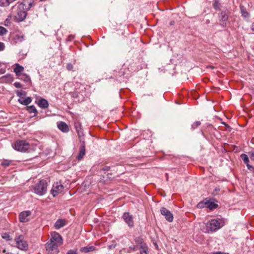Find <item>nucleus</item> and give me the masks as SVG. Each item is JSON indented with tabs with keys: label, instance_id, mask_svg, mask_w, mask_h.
<instances>
[{
	"label": "nucleus",
	"instance_id": "ea45409f",
	"mask_svg": "<svg viewBox=\"0 0 254 254\" xmlns=\"http://www.w3.org/2000/svg\"><path fill=\"white\" fill-rule=\"evenodd\" d=\"M66 68L68 70H70L73 68V65L71 64H68L66 65Z\"/></svg>",
	"mask_w": 254,
	"mask_h": 254
},
{
	"label": "nucleus",
	"instance_id": "8fccbe9b",
	"mask_svg": "<svg viewBox=\"0 0 254 254\" xmlns=\"http://www.w3.org/2000/svg\"><path fill=\"white\" fill-rule=\"evenodd\" d=\"M115 246H113V245H112V246H110V249H111L112 248H115Z\"/></svg>",
	"mask_w": 254,
	"mask_h": 254
},
{
	"label": "nucleus",
	"instance_id": "4468645a",
	"mask_svg": "<svg viewBox=\"0 0 254 254\" xmlns=\"http://www.w3.org/2000/svg\"><path fill=\"white\" fill-rule=\"evenodd\" d=\"M138 250L140 254H148V248L145 243L142 242L141 240H140V243H138Z\"/></svg>",
	"mask_w": 254,
	"mask_h": 254
},
{
	"label": "nucleus",
	"instance_id": "bb28decb",
	"mask_svg": "<svg viewBox=\"0 0 254 254\" xmlns=\"http://www.w3.org/2000/svg\"><path fill=\"white\" fill-rule=\"evenodd\" d=\"M241 158L245 164H248V163H249V159L247 155L245 154H242L241 155Z\"/></svg>",
	"mask_w": 254,
	"mask_h": 254
},
{
	"label": "nucleus",
	"instance_id": "dca6fc26",
	"mask_svg": "<svg viewBox=\"0 0 254 254\" xmlns=\"http://www.w3.org/2000/svg\"><path fill=\"white\" fill-rule=\"evenodd\" d=\"M24 70V67L19 65L18 64H15V67L14 68V72L15 73L16 75L18 77L19 75L22 74V72Z\"/></svg>",
	"mask_w": 254,
	"mask_h": 254
},
{
	"label": "nucleus",
	"instance_id": "6ab92c4d",
	"mask_svg": "<svg viewBox=\"0 0 254 254\" xmlns=\"http://www.w3.org/2000/svg\"><path fill=\"white\" fill-rule=\"evenodd\" d=\"M0 80L2 82L10 83L13 81V77L10 74H7L2 76Z\"/></svg>",
	"mask_w": 254,
	"mask_h": 254
},
{
	"label": "nucleus",
	"instance_id": "ddd939ff",
	"mask_svg": "<svg viewBox=\"0 0 254 254\" xmlns=\"http://www.w3.org/2000/svg\"><path fill=\"white\" fill-rule=\"evenodd\" d=\"M85 154V143L84 141H81L80 143V147L79 150V153L77 156V159L78 160H80L84 155Z\"/></svg>",
	"mask_w": 254,
	"mask_h": 254
},
{
	"label": "nucleus",
	"instance_id": "cd10ccee",
	"mask_svg": "<svg viewBox=\"0 0 254 254\" xmlns=\"http://www.w3.org/2000/svg\"><path fill=\"white\" fill-rule=\"evenodd\" d=\"M11 162V161L9 160H3L1 163L2 166L7 167L9 166Z\"/></svg>",
	"mask_w": 254,
	"mask_h": 254
},
{
	"label": "nucleus",
	"instance_id": "a878e982",
	"mask_svg": "<svg viewBox=\"0 0 254 254\" xmlns=\"http://www.w3.org/2000/svg\"><path fill=\"white\" fill-rule=\"evenodd\" d=\"M76 131L78 134V137L79 138L80 143L81 141H84V139L83 137V133L81 130H80L79 129H78L77 128H76Z\"/></svg>",
	"mask_w": 254,
	"mask_h": 254
},
{
	"label": "nucleus",
	"instance_id": "b1692460",
	"mask_svg": "<svg viewBox=\"0 0 254 254\" xmlns=\"http://www.w3.org/2000/svg\"><path fill=\"white\" fill-rule=\"evenodd\" d=\"M28 112L30 113H34V116L37 114V111L34 105L30 106L27 107Z\"/></svg>",
	"mask_w": 254,
	"mask_h": 254
},
{
	"label": "nucleus",
	"instance_id": "4c0bfd02",
	"mask_svg": "<svg viewBox=\"0 0 254 254\" xmlns=\"http://www.w3.org/2000/svg\"><path fill=\"white\" fill-rule=\"evenodd\" d=\"M5 49V45L3 43L0 42V51H2Z\"/></svg>",
	"mask_w": 254,
	"mask_h": 254
},
{
	"label": "nucleus",
	"instance_id": "473e14b6",
	"mask_svg": "<svg viewBox=\"0 0 254 254\" xmlns=\"http://www.w3.org/2000/svg\"><path fill=\"white\" fill-rule=\"evenodd\" d=\"M10 18L11 16H9L4 21V25L5 26H8L9 24L10 23Z\"/></svg>",
	"mask_w": 254,
	"mask_h": 254
},
{
	"label": "nucleus",
	"instance_id": "9d476101",
	"mask_svg": "<svg viewBox=\"0 0 254 254\" xmlns=\"http://www.w3.org/2000/svg\"><path fill=\"white\" fill-rule=\"evenodd\" d=\"M31 214L30 211H24L21 212L19 215V219L20 222L25 223L30 221L29 216Z\"/></svg>",
	"mask_w": 254,
	"mask_h": 254
},
{
	"label": "nucleus",
	"instance_id": "5701e85b",
	"mask_svg": "<svg viewBox=\"0 0 254 254\" xmlns=\"http://www.w3.org/2000/svg\"><path fill=\"white\" fill-rule=\"evenodd\" d=\"M240 10L242 15L244 18H249L250 13L247 11L246 8L244 6H240Z\"/></svg>",
	"mask_w": 254,
	"mask_h": 254
},
{
	"label": "nucleus",
	"instance_id": "f257e3e1",
	"mask_svg": "<svg viewBox=\"0 0 254 254\" xmlns=\"http://www.w3.org/2000/svg\"><path fill=\"white\" fill-rule=\"evenodd\" d=\"M63 238L59 233L54 232L51 234L49 241L45 245V249L48 254H58L59 247L63 244Z\"/></svg>",
	"mask_w": 254,
	"mask_h": 254
},
{
	"label": "nucleus",
	"instance_id": "a211bd4d",
	"mask_svg": "<svg viewBox=\"0 0 254 254\" xmlns=\"http://www.w3.org/2000/svg\"><path fill=\"white\" fill-rule=\"evenodd\" d=\"M65 224V221L62 219H58L55 223L54 226L57 229H60L63 227Z\"/></svg>",
	"mask_w": 254,
	"mask_h": 254
},
{
	"label": "nucleus",
	"instance_id": "412c9836",
	"mask_svg": "<svg viewBox=\"0 0 254 254\" xmlns=\"http://www.w3.org/2000/svg\"><path fill=\"white\" fill-rule=\"evenodd\" d=\"M18 78L25 82H29L31 81L30 76L25 73H22V74L19 75V76H18Z\"/></svg>",
	"mask_w": 254,
	"mask_h": 254
},
{
	"label": "nucleus",
	"instance_id": "7ed1b4c3",
	"mask_svg": "<svg viewBox=\"0 0 254 254\" xmlns=\"http://www.w3.org/2000/svg\"><path fill=\"white\" fill-rule=\"evenodd\" d=\"M47 186L48 185L46 181L42 180L34 186V192L39 195H43L47 192Z\"/></svg>",
	"mask_w": 254,
	"mask_h": 254
},
{
	"label": "nucleus",
	"instance_id": "f03ea898",
	"mask_svg": "<svg viewBox=\"0 0 254 254\" xmlns=\"http://www.w3.org/2000/svg\"><path fill=\"white\" fill-rule=\"evenodd\" d=\"M226 223V220L223 218L212 219L206 223L207 232H215L222 228Z\"/></svg>",
	"mask_w": 254,
	"mask_h": 254
},
{
	"label": "nucleus",
	"instance_id": "7c9ffc66",
	"mask_svg": "<svg viewBox=\"0 0 254 254\" xmlns=\"http://www.w3.org/2000/svg\"><path fill=\"white\" fill-rule=\"evenodd\" d=\"M200 125V122L199 121H196L191 125V128L194 129L198 127Z\"/></svg>",
	"mask_w": 254,
	"mask_h": 254
},
{
	"label": "nucleus",
	"instance_id": "f3484780",
	"mask_svg": "<svg viewBox=\"0 0 254 254\" xmlns=\"http://www.w3.org/2000/svg\"><path fill=\"white\" fill-rule=\"evenodd\" d=\"M38 106L42 109H46L49 106V103L47 100L41 98L38 101Z\"/></svg>",
	"mask_w": 254,
	"mask_h": 254
},
{
	"label": "nucleus",
	"instance_id": "e433bc0d",
	"mask_svg": "<svg viewBox=\"0 0 254 254\" xmlns=\"http://www.w3.org/2000/svg\"><path fill=\"white\" fill-rule=\"evenodd\" d=\"M140 240H137L136 242L137 244V245L136 246H134L132 248L133 250L134 251H136L137 250H138V243H140Z\"/></svg>",
	"mask_w": 254,
	"mask_h": 254
},
{
	"label": "nucleus",
	"instance_id": "37998d69",
	"mask_svg": "<svg viewBox=\"0 0 254 254\" xmlns=\"http://www.w3.org/2000/svg\"><path fill=\"white\" fill-rule=\"evenodd\" d=\"M250 157L251 160H254V152L250 153Z\"/></svg>",
	"mask_w": 254,
	"mask_h": 254
},
{
	"label": "nucleus",
	"instance_id": "c756f323",
	"mask_svg": "<svg viewBox=\"0 0 254 254\" xmlns=\"http://www.w3.org/2000/svg\"><path fill=\"white\" fill-rule=\"evenodd\" d=\"M7 30L2 26H0V35L3 36L7 33Z\"/></svg>",
	"mask_w": 254,
	"mask_h": 254
},
{
	"label": "nucleus",
	"instance_id": "58836bf2",
	"mask_svg": "<svg viewBox=\"0 0 254 254\" xmlns=\"http://www.w3.org/2000/svg\"><path fill=\"white\" fill-rule=\"evenodd\" d=\"M2 238L6 239L7 240H10V236L8 234L5 233L4 235L2 236Z\"/></svg>",
	"mask_w": 254,
	"mask_h": 254
},
{
	"label": "nucleus",
	"instance_id": "20e7f679",
	"mask_svg": "<svg viewBox=\"0 0 254 254\" xmlns=\"http://www.w3.org/2000/svg\"><path fill=\"white\" fill-rule=\"evenodd\" d=\"M14 242L16 247L18 249L23 251H26L28 249V244L24 239L23 235H16L14 238Z\"/></svg>",
	"mask_w": 254,
	"mask_h": 254
},
{
	"label": "nucleus",
	"instance_id": "f704fd0d",
	"mask_svg": "<svg viewBox=\"0 0 254 254\" xmlns=\"http://www.w3.org/2000/svg\"><path fill=\"white\" fill-rule=\"evenodd\" d=\"M14 86L16 87V88H21L22 87V86H21V84L20 82H15L14 83Z\"/></svg>",
	"mask_w": 254,
	"mask_h": 254
},
{
	"label": "nucleus",
	"instance_id": "72a5a7b5",
	"mask_svg": "<svg viewBox=\"0 0 254 254\" xmlns=\"http://www.w3.org/2000/svg\"><path fill=\"white\" fill-rule=\"evenodd\" d=\"M16 0H6V3L3 4L4 6H8L10 3H12Z\"/></svg>",
	"mask_w": 254,
	"mask_h": 254
},
{
	"label": "nucleus",
	"instance_id": "2eb2a0df",
	"mask_svg": "<svg viewBox=\"0 0 254 254\" xmlns=\"http://www.w3.org/2000/svg\"><path fill=\"white\" fill-rule=\"evenodd\" d=\"M58 127L60 130L64 132H66L69 130L68 127L66 123L61 122L58 124Z\"/></svg>",
	"mask_w": 254,
	"mask_h": 254
},
{
	"label": "nucleus",
	"instance_id": "603ef678",
	"mask_svg": "<svg viewBox=\"0 0 254 254\" xmlns=\"http://www.w3.org/2000/svg\"><path fill=\"white\" fill-rule=\"evenodd\" d=\"M120 172H121V174H123V172H122L121 170L120 171Z\"/></svg>",
	"mask_w": 254,
	"mask_h": 254
},
{
	"label": "nucleus",
	"instance_id": "09e8293b",
	"mask_svg": "<svg viewBox=\"0 0 254 254\" xmlns=\"http://www.w3.org/2000/svg\"><path fill=\"white\" fill-rule=\"evenodd\" d=\"M212 254H225L224 253H222L221 252H216L214 253H213Z\"/></svg>",
	"mask_w": 254,
	"mask_h": 254
},
{
	"label": "nucleus",
	"instance_id": "4be33fe9",
	"mask_svg": "<svg viewBox=\"0 0 254 254\" xmlns=\"http://www.w3.org/2000/svg\"><path fill=\"white\" fill-rule=\"evenodd\" d=\"M95 250V247L94 246H86L82 247L80 249V251L83 253H88L93 251Z\"/></svg>",
	"mask_w": 254,
	"mask_h": 254
},
{
	"label": "nucleus",
	"instance_id": "6e6552de",
	"mask_svg": "<svg viewBox=\"0 0 254 254\" xmlns=\"http://www.w3.org/2000/svg\"><path fill=\"white\" fill-rule=\"evenodd\" d=\"M228 12L226 10L222 11L218 15V17L220 21V25L225 27L226 26L227 21L228 19Z\"/></svg>",
	"mask_w": 254,
	"mask_h": 254
},
{
	"label": "nucleus",
	"instance_id": "c03bdc74",
	"mask_svg": "<svg viewBox=\"0 0 254 254\" xmlns=\"http://www.w3.org/2000/svg\"><path fill=\"white\" fill-rule=\"evenodd\" d=\"M110 169V167H108V166H106L105 167H104L102 170L103 171H109V170Z\"/></svg>",
	"mask_w": 254,
	"mask_h": 254
},
{
	"label": "nucleus",
	"instance_id": "3c124183",
	"mask_svg": "<svg viewBox=\"0 0 254 254\" xmlns=\"http://www.w3.org/2000/svg\"><path fill=\"white\" fill-rule=\"evenodd\" d=\"M120 172H121V174H123V172H122L121 170L120 171Z\"/></svg>",
	"mask_w": 254,
	"mask_h": 254
},
{
	"label": "nucleus",
	"instance_id": "393cba45",
	"mask_svg": "<svg viewBox=\"0 0 254 254\" xmlns=\"http://www.w3.org/2000/svg\"><path fill=\"white\" fill-rule=\"evenodd\" d=\"M221 7V4L219 2V0H214L213 7L215 10L220 9Z\"/></svg>",
	"mask_w": 254,
	"mask_h": 254
},
{
	"label": "nucleus",
	"instance_id": "c85d7f7f",
	"mask_svg": "<svg viewBox=\"0 0 254 254\" xmlns=\"http://www.w3.org/2000/svg\"><path fill=\"white\" fill-rule=\"evenodd\" d=\"M16 93L17 96L20 97L26 95L25 91L23 90H17Z\"/></svg>",
	"mask_w": 254,
	"mask_h": 254
},
{
	"label": "nucleus",
	"instance_id": "2f4dec72",
	"mask_svg": "<svg viewBox=\"0 0 254 254\" xmlns=\"http://www.w3.org/2000/svg\"><path fill=\"white\" fill-rule=\"evenodd\" d=\"M220 191V189L219 188H216L212 192V194L214 195H216L219 194V191Z\"/></svg>",
	"mask_w": 254,
	"mask_h": 254
},
{
	"label": "nucleus",
	"instance_id": "f8f14e48",
	"mask_svg": "<svg viewBox=\"0 0 254 254\" xmlns=\"http://www.w3.org/2000/svg\"><path fill=\"white\" fill-rule=\"evenodd\" d=\"M198 205L200 207H205L206 208H209L210 210H213L218 206V205L217 204L211 201H207L204 203L203 202H201L199 203H198Z\"/></svg>",
	"mask_w": 254,
	"mask_h": 254
},
{
	"label": "nucleus",
	"instance_id": "c9c22d12",
	"mask_svg": "<svg viewBox=\"0 0 254 254\" xmlns=\"http://www.w3.org/2000/svg\"><path fill=\"white\" fill-rule=\"evenodd\" d=\"M16 39L18 40L20 42H21L23 39V36H19L18 35H16L15 36Z\"/></svg>",
	"mask_w": 254,
	"mask_h": 254
},
{
	"label": "nucleus",
	"instance_id": "423d86ee",
	"mask_svg": "<svg viewBox=\"0 0 254 254\" xmlns=\"http://www.w3.org/2000/svg\"><path fill=\"white\" fill-rule=\"evenodd\" d=\"M27 13L24 10L23 5H19L17 7L16 14L14 18L16 21L21 22L23 21L26 17Z\"/></svg>",
	"mask_w": 254,
	"mask_h": 254
},
{
	"label": "nucleus",
	"instance_id": "9b49d317",
	"mask_svg": "<svg viewBox=\"0 0 254 254\" xmlns=\"http://www.w3.org/2000/svg\"><path fill=\"white\" fill-rule=\"evenodd\" d=\"M161 213L164 216L165 219L169 222H171L173 220V215L171 212L165 207H162L160 209Z\"/></svg>",
	"mask_w": 254,
	"mask_h": 254
},
{
	"label": "nucleus",
	"instance_id": "a18cd8bd",
	"mask_svg": "<svg viewBox=\"0 0 254 254\" xmlns=\"http://www.w3.org/2000/svg\"><path fill=\"white\" fill-rule=\"evenodd\" d=\"M246 164V165H247V168H248V169L251 170V169H254V168L252 166H251V165L249 164V163H248V164Z\"/></svg>",
	"mask_w": 254,
	"mask_h": 254
},
{
	"label": "nucleus",
	"instance_id": "39448f33",
	"mask_svg": "<svg viewBox=\"0 0 254 254\" xmlns=\"http://www.w3.org/2000/svg\"><path fill=\"white\" fill-rule=\"evenodd\" d=\"M30 145L24 140H17L13 145V148L18 151L26 152L29 148Z\"/></svg>",
	"mask_w": 254,
	"mask_h": 254
},
{
	"label": "nucleus",
	"instance_id": "a19ab883",
	"mask_svg": "<svg viewBox=\"0 0 254 254\" xmlns=\"http://www.w3.org/2000/svg\"><path fill=\"white\" fill-rule=\"evenodd\" d=\"M5 3H6V0H1L0 1V6H3V7H6L7 6H4L3 4H5Z\"/></svg>",
	"mask_w": 254,
	"mask_h": 254
},
{
	"label": "nucleus",
	"instance_id": "de8ad7c7",
	"mask_svg": "<svg viewBox=\"0 0 254 254\" xmlns=\"http://www.w3.org/2000/svg\"><path fill=\"white\" fill-rule=\"evenodd\" d=\"M251 28L253 31H254V22L252 23Z\"/></svg>",
	"mask_w": 254,
	"mask_h": 254
},
{
	"label": "nucleus",
	"instance_id": "aec40b11",
	"mask_svg": "<svg viewBox=\"0 0 254 254\" xmlns=\"http://www.w3.org/2000/svg\"><path fill=\"white\" fill-rule=\"evenodd\" d=\"M18 101L21 104L24 105H28L32 102V99L29 97H27L25 99L20 98L18 100Z\"/></svg>",
	"mask_w": 254,
	"mask_h": 254
},
{
	"label": "nucleus",
	"instance_id": "1a4fd4ad",
	"mask_svg": "<svg viewBox=\"0 0 254 254\" xmlns=\"http://www.w3.org/2000/svg\"><path fill=\"white\" fill-rule=\"evenodd\" d=\"M122 217L129 227H132L133 226L134 222L132 215L130 214L128 212H126L124 213Z\"/></svg>",
	"mask_w": 254,
	"mask_h": 254
},
{
	"label": "nucleus",
	"instance_id": "49530a36",
	"mask_svg": "<svg viewBox=\"0 0 254 254\" xmlns=\"http://www.w3.org/2000/svg\"><path fill=\"white\" fill-rule=\"evenodd\" d=\"M121 169H123V167L122 166H117V171H118L119 169L121 170Z\"/></svg>",
	"mask_w": 254,
	"mask_h": 254
},
{
	"label": "nucleus",
	"instance_id": "79ce46f5",
	"mask_svg": "<svg viewBox=\"0 0 254 254\" xmlns=\"http://www.w3.org/2000/svg\"><path fill=\"white\" fill-rule=\"evenodd\" d=\"M66 254H77V253L76 251L72 250H70L67 252Z\"/></svg>",
	"mask_w": 254,
	"mask_h": 254
},
{
	"label": "nucleus",
	"instance_id": "0eeeda50",
	"mask_svg": "<svg viewBox=\"0 0 254 254\" xmlns=\"http://www.w3.org/2000/svg\"><path fill=\"white\" fill-rule=\"evenodd\" d=\"M64 188L62 184L58 182L56 183L53 185V188L51 190V194L55 197L63 191Z\"/></svg>",
	"mask_w": 254,
	"mask_h": 254
}]
</instances>
